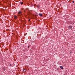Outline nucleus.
<instances>
[{
    "label": "nucleus",
    "mask_w": 75,
    "mask_h": 75,
    "mask_svg": "<svg viewBox=\"0 0 75 75\" xmlns=\"http://www.w3.org/2000/svg\"><path fill=\"white\" fill-rule=\"evenodd\" d=\"M69 28L70 29L72 28V26H69Z\"/></svg>",
    "instance_id": "1"
},
{
    "label": "nucleus",
    "mask_w": 75,
    "mask_h": 75,
    "mask_svg": "<svg viewBox=\"0 0 75 75\" xmlns=\"http://www.w3.org/2000/svg\"><path fill=\"white\" fill-rule=\"evenodd\" d=\"M14 18H17V16L15 15L14 16Z\"/></svg>",
    "instance_id": "2"
},
{
    "label": "nucleus",
    "mask_w": 75,
    "mask_h": 75,
    "mask_svg": "<svg viewBox=\"0 0 75 75\" xmlns=\"http://www.w3.org/2000/svg\"><path fill=\"white\" fill-rule=\"evenodd\" d=\"M21 11H19V12H18V14H21Z\"/></svg>",
    "instance_id": "3"
},
{
    "label": "nucleus",
    "mask_w": 75,
    "mask_h": 75,
    "mask_svg": "<svg viewBox=\"0 0 75 75\" xmlns=\"http://www.w3.org/2000/svg\"><path fill=\"white\" fill-rule=\"evenodd\" d=\"M39 15H40V16H42V14L41 13H39Z\"/></svg>",
    "instance_id": "4"
},
{
    "label": "nucleus",
    "mask_w": 75,
    "mask_h": 75,
    "mask_svg": "<svg viewBox=\"0 0 75 75\" xmlns=\"http://www.w3.org/2000/svg\"><path fill=\"white\" fill-rule=\"evenodd\" d=\"M61 69H63V67L62 66H60Z\"/></svg>",
    "instance_id": "5"
},
{
    "label": "nucleus",
    "mask_w": 75,
    "mask_h": 75,
    "mask_svg": "<svg viewBox=\"0 0 75 75\" xmlns=\"http://www.w3.org/2000/svg\"><path fill=\"white\" fill-rule=\"evenodd\" d=\"M21 4H23V2H20Z\"/></svg>",
    "instance_id": "6"
},
{
    "label": "nucleus",
    "mask_w": 75,
    "mask_h": 75,
    "mask_svg": "<svg viewBox=\"0 0 75 75\" xmlns=\"http://www.w3.org/2000/svg\"><path fill=\"white\" fill-rule=\"evenodd\" d=\"M30 19H29L28 21H30Z\"/></svg>",
    "instance_id": "7"
},
{
    "label": "nucleus",
    "mask_w": 75,
    "mask_h": 75,
    "mask_svg": "<svg viewBox=\"0 0 75 75\" xmlns=\"http://www.w3.org/2000/svg\"><path fill=\"white\" fill-rule=\"evenodd\" d=\"M74 1H72V2H73V3H74Z\"/></svg>",
    "instance_id": "8"
},
{
    "label": "nucleus",
    "mask_w": 75,
    "mask_h": 75,
    "mask_svg": "<svg viewBox=\"0 0 75 75\" xmlns=\"http://www.w3.org/2000/svg\"><path fill=\"white\" fill-rule=\"evenodd\" d=\"M28 48H29V46H28Z\"/></svg>",
    "instance_id": "9"
},
{
    "label": "nucleus",
    "mask_w": 75,
    "mask_h": 75,
    "mask_svg": "<svg viewBox=\"0 0 75 75\" xmlns=\"http://www.w3.org/2000/svg\"><path fill=\"white\" fill-rule=\"evenodd\" d=\"M3 46H4L3 45Z\"/></svg>",
    "instance_id": "10"
}]
</instances>
